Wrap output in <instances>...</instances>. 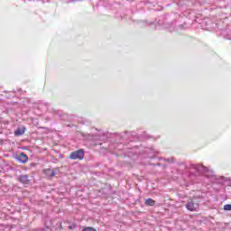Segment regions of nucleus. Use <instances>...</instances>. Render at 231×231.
<instances>
[{
    "instance_id": "nucleus-12",
    "label": "nucleus",
    "mask_w": 231,
    "mask_h": 231,
    "mask_svg": "<svg viewBox=\"0 0 231 231\" xmlns=\"http://www.w3.org/2000/svg\"><path fill=\"white\" fill-rule=\"evenodd\" d=\"M82 231H97V229H95L94 227H91V226H88V227L83 228Z\"/></svg>"
},
{
    "instance_id": "nucleus-9",
    "label": "nucleus",
    "mask_w": 231,
    "mask_h": 231,
    "mask_svg": "<svg viewBox=\"0 0 231 231\" xmlns=\"http://www.w3.org/2000/svg\"><path fill=\"white\" fill-rule=\"evenodd\" d=\"M164 162H167V163H174L176 162V159H174L173 157L168 159L164 158Z\"/></svg>"
},
{
    "instance_id": "nucleus-2",
    "label": "nucleus",
    "mask_w": 231,
    "mask_h": 231,
    "mask_svg": "<svg viewBox=\"0 0 231 231\" xmlns=\"http://www.w3.org/2000/svg\"><path fill=\"white\" fill-rule=\"evenodd\" d=\"M187 210H189V212H194L199 208V202L196 200V199H189L188 202L185 205Z\"/></svg>"
},
{
    "instance_id": "nucleus-11",
    "label": "nucleus",
    "mask_w": 231,
    "mask_h": 231,
    "mask_svg": "<svg viewBox=\"0 0 231 231\" xmlns=\"http://www.w3.org/2000/svg\"><path fill=\"white\" fill-rule=\"evenodd\" d=\"M78 226H77V224H72V225L69 226V228L70 230H77Z\"/></svg>"
},
{
    "instance_id": "nucleus-15",
    "label": "nucleus",
    "mask_w": 231,
    "mask_h": 231,
    "mask_svg": "<svg viewBox=\"0 0 231 231\" xmlns=\"http://www.w3.org/2000/svg\"><path fill=\"white\" fill-rule=\"evenodd\" d=\"M31 167H35V163H31Z\"/></svg>"
},
{
    "instance_id": "nucleus-5",
    "label": "nucleus",
    "mask_w": 231,
    "mask_h": 231,
    "mask_svg": "<svg viewBox=\"0 0 231 231\" xmlns=\"http://www.w3.org/2000/svg\"><path fill=\"white\" fill-rule=\"evenodd\" d=\"M19 183H23V185H30L32 180H30V176L28 174H21L18 177Z\"/></svg>"
},
{
    "instance_id": "nucleus-8",
    "label": "nucleus",
    "mask_w": 231,
    "mask_h": 231,
    "mask_svg": "<svg viewBox=\"0 0 231 231\" xmlns=\"http://www.w3.org/2000/svg\"><path fill=\"white\" fill-rule=\"evenodd\" d=\"M144 205L146 207H154V205H156V200L149 198V199H146L145 201H144Z\"/></svg>"
},
{
    "instance_id": "nucleus-1",
    "label": "nucleus",
    "mask_w": 231,
    "mask_h": 231,
    "mask_svg": "<svg viewBox=\"0 0 231 231\" xmlns=\"http://www.w3.org/2000/svg\"><path fill=\"white\" fill-rule=\"evenodd\" d=\"M189 169H193L199 174H203L206 178H212V174H214L212 170L203 164H190Z\"/></svg>"
},
{
    "instance_id": "nucleus-7",
    "label": "nucleus",
    "mask_w": 231,
    "mask_h": 231,
    "mask_svg": "<svg viewBox=\"0 0 231 231\" xmlns=\"http://www.w3.org/2000/svg\"><path fill=\"white\" fill-rule=\"evenodd\" d=\"M26 132V127H21V128H17L14 131V136H23V134Z\"/></svg>"
},
{
    "instance_id": "nucleus-16",
    "label": "nucleus",
    "mask_w": 231,
    "mask_h": 231,
    "mask_svg": "<svg viewBox=\"0 0 231 231\" xmlns=\"http://www.w3.org/2000/svg\"><path fill=\"white\" fill-rule=\"evenodd\" d=\"M116 134V136H120V134Z\"/></svg>"
},
{
    "instance_id": "nucleus-13",
    "label": "nucleus",
    "mask_w": 231,
    "mask_h": 231,
    "mask_svg": "<svg viewBox=\"0 0 231 231\" xmlns=\"http://www.w3.org/2000/svg\"><path fill=\"white\" fill-rule=\"evenodd\" d=\"M153 166L162 167V163L158 162L156 164H152Z\"/></svg>"
},
{
    "instance_id": "nucleus-4",
    "label": "nucleus",
    "mask_w": 231,
    "mask_h": 231,
    "mask_svg": "<svg viewBox=\"0 0 231 231\" xmlns=\"http://www.w3.org/2000/svg\"><path fill=\"white\" fill-rule=\"evenodd\" d=\"M13 158L19 162V163H26L28 162V155L24 152L13 154Z\"/></svg>"
},
{
    "instance_id": "nucleus-3",
    "label": "nucleus",
    "mask_w": 231,
    "mask_h": 231,
    "mask_svg": "<svg viewBox=\"0 0 231 231\" xmlns=\"http://www.w3.org/2000/svg\"><path fill=\"white\" fill-rule=\"evenodd\" d=\"M84 149H79L75 152H72L69 155L70 160H84Z\"/></svg>"
},
{
    "instance_id": "nucleus-14",
    "label": "nucleus",
    "mask_w": 231,
    "mask_h": 231,
    "mask_svg": "<svg viewBox=\"0 0 231 231\" xmlns=\"http://www.w3.org/2000/svg\"><path fill=\"white\" fill-rule=\"evenodd\" d=\"M3 143H5V142L3 141V139H0V145H3Z\"/></svg>"
},
{
    "instance_id": "nucleus-6",
    "label": "nucleus",
    "mask_w": 231,
    "mask_h": 231,
    "mask_svg": "<svg viewBox=\"0 0 231 231\" xmlns=\"http://www.w3.org/2000/svg\"><path fill=\"white\" fill-rule=\"evenodd\" d=\"M45 176H49V178H54V176H57V171L55 170L51 169H46L44 170Z\"/></svg>"
},
{
    "instance_id": "nucleus-10",
    "label": "nucleus",
    "mask_w": 231,
    "mask_h": 231,
    "mask_svg": "<svg viewBox=\"0 0 231 231\" xmlns=\"http://www.w3.org/2000/svg\"><path fill=\"white\" fill-rule=\"evenodd\" d=\"M224 210L226 212H230L231 211V204H226L224 206Z\"/></svg>"
}]
</instances>
